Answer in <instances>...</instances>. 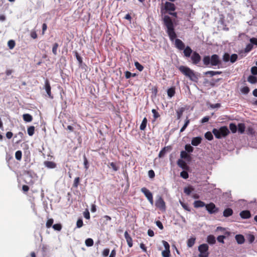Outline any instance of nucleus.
<instances>
[{
    "instance_id": "1",
    "label": "nucleus",
    "mask_w": 257,
    "mask_h": 257,
    "mask_svg": "<svg viewBox=\"0 0 257 257\" xmlns=\"http://www.w3.org/2000/svg\"><path fill=\"white\" fill-rule=\"evenodd\" d=\"M164 25L167 28V33L168 34L170 40L171 42L175 41V46L178 50H184V56L189 57L193 53V51L189 46L185 47V44L182 40L177 39V34L175 31L174 26L171 18L167 16H164L163 19Z\"/></svg>"
},
{
    "instance_id": "2",
    "label": "nucleus",
    "mask_w": 257,
    "mask_h": 257,
    "mask_svg": "<svg viewBox=\"0 0 257 257\" xmlns=\"http://www.w3.org/2000/svg\"><path fill=\"white\" fill-rule=\"evenodd\" d=\"M178 69L183 75L192 81H196L198 79L194 71L188 67L181 65L178 67Z\"/></svg>"
},
{
    "instance_id": "3",
    "label": "nucleus",
    "mask_w": 257,
    "mask_h": 257,
    "mask_svg": "<svg viewBox=\"0 0 257 257\" xmlns=\"http://www.w3.org/2000/svg\"><path fill=\"white\" fill-rule=\"evenodd\" d=\"M212 133L217 139H221L226 137L229 133L228 128L226 126H221L219 130L217 128H213L212 130Z\"/></svg>"
},
{
    "instance_id": "4",
    "label": "nucleus",
    "mask_w": 257,
    "mask_h": 257,
    "mask_svg": "<svg viewBox=\"0 0 257 257\" xmlns=\"http://www.w3.org/2000/svg\"><path fill=\"white\" fill-rule=\"evenodd\" d=\"M209 246L207 244L204 243L200 245L198 247V250L200 252L199 257H208Z\"/></svg>"
},
{
    "instance_id": "5",
    "label": "nucleus",
    "mask_w": 257,
    "mask_h": 257,
    "mask_svg": "<svg viewBox=\"0 0 257 257\" xmlns=\"http://www.w3.org/2000/svg\"><path fill=\"white\" fill-rule=\"evenodd\" d=\"M155 206L161 211L165 212L166 210V203L161 196H159L155 203Z\"/></svg>"
},
{
    "instance_id": "6",
    "label": "nucleus",
    "mask_w": 257,
    "mask_h": 257,
    "mask_svg": "<svg viewBox=\"0 0 257 257\" xmlns=\"http://www.w3.org/2000/svg\"><path fill=\"white\" fill-rule=\"evenodd\" d=\"M205 207L209 213L211 214L216 213L219 211V208L212 202L206 204Z\"/></svg>"
},
{
    "instance_id": "7",
    "label": "nucleus",
    "mask_w": 257,
    "mask_h": 257,
    "mask_svg": "<svg viewBox=\"0 0 257 257\" xmlns=\"http://www.w3.org/2000/svg\"><path fill=\"white\" fill-rule=\"evenodd\" d=\"M141 191L144 194L149 202L153 205L154 203L153 196L152 193L146 187L141 189Z\"/></svg>"
},
{
    "instance_id": "8",
    "label": "nucleus",
    "mask_w": 257,
    "mask_h": 257,
    "mask_svg": "<svg viewBox=\"0 0 257 257\" xmlns=\"http://www.w3.org/2000/svg\"><path fill=\"white\" fill-rule=\"evenodd\" d=\"M221 64V61L219 59L218 55L216 54L212 55L210 57V65L211 66H219Z\"/></svg>"
},
{
    "instance_id": "9",
    "label": "nucleus",
    "mask_w": 257,
    "mask_h": 257,
    "mask_svg": "<svg viewBox=\"0 0 257 257\" xmlns=\"http://www.w3.org/2000/svg\"><path fill=\"white\" fill-rule=\"evenodd\" d=\"M190 57L192 64L194 65H197L201 61V56L197 52L195 51L193 52Z\"/></svg>"
},
{
    "instance_id": "10",
    "label": "nucleus",
    "mask_w": 257,
    "mask_h": 257,
    "mask_svg": "<svg viewBox=\"0 0 257 257\" xmlns=\"http://www.w3.org/2000/svg\"><path fill=\"white\" fill-rule=\"evenodd\" d=\"M45 89L47 92V94L49 98L53 99L54 98L53 95L51 93V87L49 81L47 79L45 81L44 85Z\"/></svg>"
},
{
    "instance_id": "11",
    "label": "nucleus",
    "mask_w": 257,
    "mask_h": 257,
    "mask_svg": "<svg viewBox=\"0 0 257 257\" xmlns=\"http://www.w3.org/2000/svg\"><path fill=\"white\" fill-rule=\"evenodd\" d=\"M164 9L167 11H174L176 9V7L173 3L166 2L165 4Z\"/></svg>"
},
{
    "instance_id": "12",
    "label": "nucleus",
    "mask_w": 257,
    "mask_h": 257,
    "mask_svg": "<svg viewBox=\"0 0 257 257\" xmlns=\"http://www.w3.org/2000/svg\"><path fill=\"white\" fill-rule=\"evenodd\" d=\"M124 235L128 246L130 247H132L133 245V239L132 237L130 236V235L128 234L127 231H125Z\"/></svg>"
},
{
    "instance_id": "13",
    "label": "nucleus",
    "mask_w": 257,
    "mask_h": 257,
    "mask_svg": "<svg viewBox=\"0 0 257 257\" xmlns=\"http://www.w3.org/2000/svg\"><path fill=\"white\" fill-rule=\"evenodd\" d=\"M171 150V146L165 147L163 148L159 152V157L162 158L163 157L167 152L170 151Z\"/></svg>"
},
{
    "instance_id": "14",
    "label": "nucleus",
    "mask_w": 257,
    "mask_h": 257,
    "mask_svg": "<svg viewBox=\"0 0 257 257\" xmlns=\"http://www.w3.org/2000/svg\"><path fill=\"white\" fill-rule=\"evenodd\" d=\"M177 164L180 167H181L184 170L189 169V166L187 165V164L184 161L181 159H179L178 160Z\"/></svg>"
},
{
    "instance_id": "15",
    "label": "nucleus",
    "mask_w": 257,
    "mask_h": 257,
    "mask_svg": "<svg viewBox=\"0 0 257 257\" xmlns=\"http://www.w3.org/2000/svg\"><path fill=\"white\" fill-rule=\"evenodd\" d=\"M240 216L242 218L248 219L250 217V212L248 210H243L240 212Z\"/></svg>"
},
{
    "instance_id": "16",
    "label": "nucleus",
    "mask_w": 257,
    "mask_h": 257,
    "mask_svg": "<svg viewBox=\"0 0 257 257\" xmlns=\"http://www.w3.org/2000/svg\"><path fill=\"white\" fill-rule=\"evenodd\" d=\"M202 139L200 137L193 138L191 141V144L194 146H197L201 143Z\"/></svg>"
},
{
    "instance_id": "17",
    "label": "nucleus",
    "mask_w": 257,
    "mask_h": 257,
    "mask_svg": "<svg viewBox=\"0 0 257 257\" xmlns=\"http://www.w3.org/2000/svg\"><path fill=\"white\" fill-rule=\"evenodd\" d=\"M206 204L205 203L201 201V200H196L193 203L194 207L196 208H200V207H203L204 206H205Z\"/></svg>"
},
{
    "instance_id": "18",
    "label": "nucleus",
    "mask_w": 257,
    "mask_h": 257,
    "mask_svg": "<svg viewBox=\"0 0 257 257\" xmlns=\"http://www.w3.org/2000/svg\"><path fill=\"white\" fill-rule=\"evenodd\" d=\"M233 214V210L231 208H227L225 209L223 212V216L228 217L231 216Z\"/></svg>"
},
{
    "instance_id": "19",
    "label": "nucleus",
    "mask_w": 257,
    "mask_h": 257,
    "mask_svg": "<svg viewBox=\"0 0 257 257\" xmlns=\"http://www.w3.org/2000/svg\"><path fill=\"white\" fill-rule=\"evenodd\" d=\"M235 240L238 244H242L244 242L245 239L243 235L237 234L235 236Z\"/></svg>"
},
{
    "instance_id": "20",
    "label": "nucleus",
    "mask_w": 257,
    "mask_h": 257,
    "mask_svg": "<svg viewBox=\"0 0 257 257\" xmlns=\"http://www.w3.org/2000/svg\"><path fill=\"white\" fill-rule=\"evenodd\" d=\"M44 164L46 167L49 169H53L56 167V164L54 162L51 161H45Z\"/></svg>"
},
{
    "instance_id": "21",
    "label": "nucleus",
    "mask_w": 257,
    "mask_h": 257,
    "mask_svg": "<svg viewBox=\"0 0 257 257\" xmlns=\"http://www.w3.org/2000/svg\"><path fill=\"white\" fill-rule=\"evenodd\" d=\"M175 87H172L167 90V94L169 97H172L175 94Z\"/></svg>"
},
{
    "instance_id": "22",
    "label": "nucleus",
    "mask_w": 257,
    "mask_h": 257,
    "mask_svg": "<svg viewBox=\"0 0 257 257\" xmlns=\"http://www.w3.org/2000/svg\"><path fill=\"white\" fill-rule=\"evenodd\" d=\"M207 241L209 244H213L216 242L215 238L213 235H209L207 238Z\"/></svg>"
},
{
    "instance_id": "23",
    "label": "nucleus",
    "mask_w": 257,
    "mask_h": 257,
    "mask_svg": "<svg viewBox=\"0 0 257 257\" xmlns=\"http://www.w3.org/2000/svg\"><path fill=\"white\" fill-rule=\"evenodd\" d=\"M23 117L26 122H31L33 120L32 116L28 113L24 114Z\"/></svg>"
},
{
    "instance_id": "24",
    "label": "nucleus",
    "mask_w": 257,
    "mask_h": 257,
    "mask_svg": "<svg viewBox=\"0 0 257 257\" xmlns=\"http://www.w3.org/2000/svg\"><path fill=\"white\" fill-rule=\"evenodd\" d=\"M247 81L251 84H255L257 83V77L253 75H249L247 78Z\"/></svg>"
},
{
    "instance_id": "25",
    "label": "nucleus",
    "mask_w": 257,
    "mask_h": 257,
    "mask_svg": "<svg viewBox=\"0 0 257 257\" xmlns=\"http://www.w3.org/2000/svg\"><path fill=\"white\" fill-rule=\"evenodd\" d=\"M147 119L146 117H144L140 126V129L142 131H144L147 126Z\"/></svg>"
},
{
    "instance_id": "26",
    "label": "nucleus",
    "mask_w": 257,
    "mask_h": 257,
    "mask_svg": "<svg viewBox=\"0 0 257 257\" xmlns=\"http://www.w3.org/2000/svg\"><path fill=\"white\" fill-rule=\"evenodd\" d=\"M184 110H185V108L184 107H181L176 111L177 119H180Z\"/></svg>"
},
{
    "instance_id": "27",
    "label": "nucleus",
    "mask_w": 257,
    "mask_h": 257,
    "mask_svg": "<svg viewBox=\"0 0 257 257\" xmlns=\"http://www.w3.org/2000/svg\"><path fill=\"white\" fill-rule=\"evenodd\" d=\"M189 123H190V119H189L188 117L187 116L186 118L185 119V123L180 130V133H182L185 131L186 128L187 127V126L189 124Z\"/></svg>"
},
{
    "instance_id": "28",
    "label": "nucleus",
    "mask_w": 257,
    "mask_h": 257,
    "mask_svg": "<svg viewBox=\"0 0 257 257\" xmlns=\"http://www.w3.org/2000/svg\"><path fill=\"white\" fill-rule=\"evenodd\" d=\"M193 190L194 188L192 186H188L184 188V192L187 195H189Z\"/></svg>"
},
{
    "instance_id": "29",
    "label": "nucleus",
    "mask_w": 257,
    "mask_h": 257,
    "mask_svg": "<svg viewBox=\"0 0 257 257\" xmlns=\"http://www.w3.org/2000/svg\"><path fill=\"white\" fill-rule=\"evenodd\" d=\"M203 64L205 66H208L210 64V57L209 56H205L203 59Z\"/></svg>"
},
{
    "instance_id": "30",
    "label": "nucleus",
    "mask_w": 257,
    "mask_h": 257,
    "mask_svg": "<svg viewBox=\"0 0 257 257\" xmlns=\"http://www.w3.org/2000/svg\"><path fill=\"white\" fill-rule=\"evenodd\" d=\"M195 238L191 237L187 241V246L189 247H192L195 242Z\"/></svg>"
},
{
    "instance_id": "31",
    "label": "nucleus",
    "mask_w": 257,
    "mask_h": 257,
    "mask_svg": "<svg viewBox=\"0 0 257 257\" xmlns=\"http://www.w3.org/2000/svg\"><path fill=\"white\" fill-rule=\"evenodd\" d=\"M85 244L87 246H92L93 245V240L91 238H88L85 240Z\"/></svg>"
},
{
    "instance_id": "32",
    "label": "nucleus",
    "mask_w": 257,
    "mask_h": 257,
    "mask_svg": "<svg viewBox=\"0 0 257 257\" xmlns=\"http://www.w3.org/2000/svg\"><path fill=\"white\" fill-rule=\"evenodd\" d=\"M245 125L244 123H240L238 125V132L241 134L243 133L245 131Z\"/></svg>"
},
{
    "instance_id": "33",
    "label": "nucleus",
    "mask_w": 257,
    "mask_h": 257,
    "mask_svg": "<svg viewBox=\"0 0 257 257\" xmlns=\"http://www.w3.org/2000/svg\"><path fill=\"white\" fill-rule=\"evenodd\" d=\"M28 134L30 136H32L35 133V127L34 126H31L28 128L27 130Z\"/></svg>"
},
{
    "instance_id": "34",
    "label": "nucleus",
    "mask_w": 257,
    "mask_h": 257,
    "mask_svg": "<svg viewBox=\"0 0 257 257\" xmlns=\"http://www.w3.org/2000/svg\"><path fill=\"white\" fill-rule=\"evenodd\" d=\"M205 138L209 140V141H211L213 140V135L212 134V133H211L210 132H206L205 134Z\"/></svg>"
},
{
    "instance_id": "35",
    "label": "nucleus",
    "mask_w": 257,
    "mask_h": 257,
    "mask_svg": "<svg viewBox=\"0 0 257 257\" xmlns=\"http://www.w3.org/2000/svg\"><path fill=\"white\" fill-rule=\"evenodd\" d=\"M179 202H180V203L182 207L185 210L189 211V212L191 211V209H190V207L188 206L187 204L184 203L183 202L181 201V200H180Z\"/></svg>"
},
{
    "instance_id": "36",
    "label": "nucleus",
    "mask_w": 257,
    "mask_h": 257,
    "mask_svg": "<svg viewBox=\"0 0 257 257\" xmlns=\"http://www.w3.org/2000/svg\"><path fill=\"white\" fill-rule=\"evenodd\" d=\"M135 66L140 71H142L144 69V66L138 61L135 62Z\"/></svg>"
},
{
    "instance_id": "37",
    "label": "nucleus",
    "mask_w": 257,
    "mask_h": 257,
    "mask_svg": "<svg viewBox=\"0 0 257 257\" xmlns=\"http://www.w3.org/2000/svg\"><path fill=\"white\" fill-rule=\"evenodd\" d=\"M16 43L14 40H11L8 42V45L10 49H13L15 46Z\"/></svg>"
},
{
    "instance_id": "38",
    "label": "nucleus",
    "mask_w": 257,
    "mask_h": 257,
    "mask_svg": "<svg viewBox=\"0 0 257 257\" xmlns=\"http://www.w3.org/2000/svg\"><path fill=\"white\" fill-rule=\"evenodd\" d=\"M229 128L232 133H235L236 132L237 127H236V125L234 123H230L229 124Z\"/></svg>"
},
{
    "instance_id": "39",
    "label": "nucleus",
    "mask_w": 257,
    "mask_h": 257,
    "mask_svg": "<svg viewBox=\"0 0 257 257\" xmlns=\"http://www.w3.org/2000/svg\"><path fill=\"white\" fill-rule=\"evenodd\" d=\"M22 153L21 151H17L15 153V157L17 160L20 161L22 159Z\"/></svg>"
},
{
    "instance_id": "40",
    "label": "nucleus",
    "mask_w": 257,
    "mask_h": 257,
    "mask_svg": "<svg viewBox=\"0 0 257 257\" xmlns=\"http://www.w3.org/2000/svg\"><path fill=\"white\" fill-rule=\"evenodd\" d=\"M185 149L186 152L188 153H191L193 151V148L189 144L186 145Z\"/></svg>"
},
{
    "instance_id": "41",
    "label": "nucleus",
    "mask_w": 257,
    "mask_h": 257,
    "mask_svg": "<svg viewBox=\"0 0 257 257\" xmlns=\"http://www.w3.org/2000/svg\"><path fill=\"white\" fill-rule=\"evenodd\" d=\"M52 227L54 230L57 231H60L62 229V225L60 223L55 224Z\"/></svg>"
},
{
    "instance_id": "42",
    "label": "nucleus",
    "mask_w": 257,
    "mask_h": 257,
    "mask_svg": "<svg viewBox=\"0 0 257 257\" xmlns=\"http://www.w3.org/2000/svg\"><path fill=\"white\" fill-rule=\"evenodd\" d=\"M59 45L57 43H55L54 44L52 48V52L54 54V55H56L57 54V50L58 47Z\"/></svg>"
},
{
    "instance_id": "43",
    "label": "nucleus",
    "mask_w": 257,
    "mask_h": 257,
    "mask_svg": "<svg viewBox=\"0 0 257 257\" xmlns=\"http://www.w3.org/2000/svg\"><path fill=\"white\" fill-rule=\"evenodd\" d=\"M162 255L163 257H170V250H164L162 252Z\"/></svg>"
},
{
    "instance_id": "44",
    "label": "nucleus",
    "mask_w": 257,
    "mask_h": 257,
    "mask_svg": "<svg viewBox=\"0 0 257 257\" xmlns=\"http://www.w3.org/2000/svg\"><path fill=\"white\" fill-rule=\"evenodd\" d=\"M180 176L184 179H187L189 177L188 173L186 171H183L180 173Z\"/></svg>"
},
{
    "instance_id": "45",
    "label": "nucleus",
    "mask_w": 257,
    "mask_h": 257,
    "mask_svg": "<svg viewBox=\"0 0 257 257\" xmlns=\"http://www.w3.org/2000/svg\"><path fill=\"white\" fill-rule=\"evenodd\" d=\"M237 55L235 54H233L231 55L230 58V61L232 63H234L237 59Z\"/></svg>"
},
{
    "instance_id": "46",
    "label": "nucleus",
    "mask_w": 257,
    "mask_h": 257,
    "mask_svg": "<svg viewBox=\"0 0 257 257\" xmlns=\"http://www.w3.org/2000/svg\"><path fill=\"white\" fill-rule=\"evenodd\" d=\"M53 222H54V220L53 218L49 219L46 223V227L47 228L51 227L52 226Z\"/></svg>"
},
{
    "instance_id": "47",
    "label": "nucleus",
    "mask_w": 257,
    "mask_h": 257,
    "mask_svg": "<svg viewBox=\"0 0 257 257\" xmlns=\"http://www.w3.org/2000/svg\"><path fill=\"white\" fill-rule=\"evenodd\" d=\"M79 182H80L79 177L75 178L74 179V182H73V187L74 188H77L78 186Z\"/></svg>"
},
{
    "instance_id": "48",
    "label": "nucleus",
    "mask_w": 257,
    "mask_h": 257,
    "mask_svg": "<svg viewBox=\"0 0 257 257\" xmlns=\"http://www.w3.org/2000/svg\"><path fill=\"white\" fill-rule=\"evenodd\" d=\"M152 112L153 114V116H154L155 120H156L157 118H158V117H160V115L159 113L155 109H153L152 110Z\"/></svg>"
},
{
    "instance_id": "49",
    "label": "nucleus",
    "mask_w": 257,
    "mask_h": 257,
    "mask_svg": "<svg viewBox=\"0 0 257 257\" xmlns=\"http://www.w3.org/2000/svg\"><path fill=\"white\" fill-rule=\"evenodd\" d=\"M230 56L229 54L227 53H224V54L223 56V60L227 62L230 60Z\"/></svg>"
},
{
    "instance_id": "50",
    "label": "nucleus",
    "mask_w": 257,
    "mask_h": 257,
    "mask_svg": "<svg viewBox=\"0 0 257 257\" xmlns=\"http://www.w3.org/2000/svg\"><path fill=\"white\" fill-rule=\"evenodd\" d=\"M75 56L77 61L79 62V64H81L82 63V59L81 57L79 55L77 51L75 52Z\"/></svg>"
},
{
    "instance_id": "51",
    "label": "nucleus",
    "mask_w": 257,
    "mask_h": 257,
    "mask_svg": "<svg viewBox=\"0 0 257 257\" xmlns=\"http://www.w3.org/2000/svg\"><path fill=\"white\" fill-rule=\"evenodd\" d=\"M180 156L181 158L183 159H187L189 157L187 153L184 151H182L181 152Z\"/></svg>"
},
{
    "instance_id": "52",
    "label": "nucleus",
    "mask_w": 257,
    "mask_h": 257,
    "mask_svg": "<svg viewBox=\"0 0 257 257\" xmlns=\"http://www.w3.org/2000/svg\"><path fill=\"white\" fill-rule=\"evenodd\" d=\"M84 159V166L85 169H88L89 168L88 162L85 155L83 156Z\"/></svg>"
},
{
    "instance_id": "53",
    "label": "nucleus",
    "mask_w": 257,
    "mask_h": 257,
    "mask_svg": "<svg viewBox=\"0 0 257 257\" xmlns=\"http://www.w3.org/2000/svg\"><path fill=\"white\" fill-rule=\"evenodd\" d=\"M241 92L243 94H247L249 92V88L247 86H244L241 89Z\"/></svg>"
},
{
    "instance_id": "54",
    "label": "nucleus",
    "mask_w": 257,
    "mask_h": 257,
    "mask_svg": "<svg viewBox=\"0 0 257 257\" xmlns=\"http://www.w3.org/2000/svg\"><path fill=\"white\" fill-rule=\"evenodd\" d=\"M83 225V220L81 218H79L77 220L76 223V226L78 228L81 227Z\"/></svg>"
},
{
    "instance_id": "55",
    "label": "nucleus",
    "mask_w": 257,
    "mask_h": 257,
    "mask_svg": "<svg viewBox=\"0 0 257 257\" xmlns=\"http://www.w3.org/2000/svg\"><path fill=\"white\" fill-rule=\"evenodd\" d=\"M252 45L251 44H248L246 45V48H245V51L246 52H248L252 50Z\"/></svg>"
},
{
    "instance_id": "56",
    "label": "nucleus",
    "mask_w": 257,
    "mask_h": 257,
    "mask_svg": "<svg viewBox=\"0 0 257 257\" xmlns=\"http://www.w3.org/2000/svg\"><path fill=\"white\" fill-rule=\"evenodd\" d=\"M246 133L248 135H253L254 133V131L252 127H248L247 128Z\"/></svg>"
},
{
    "instance_id": "57",
    "label": "nucleus",
    "mask_w": 257,
    "mask_h": 257,
    "mask_svg": "<svg viewBox=\"0 0 257 257\" xmlns=\"http://www.w3.org/2000/svg\"><path fill=\"white\" fill-rule=\"evenodd\" d=\"M251 73L253 75H257V67L253 66L251 68Z\"/></svg>"
},
{
    "instance_id": "58",
    "label": "nucleus",
    "mask_w": 257,
    "mask_h": 257,
    "mask_svg": "<svg viewBox=\"0 0 257 257\" xmlns=\"http://www.w3.org/2000/svg\"><path fill=\"white\" fill-rule=\"evenodd\" d=\"M225 238L224 235H219L217 237V239L218 242L224 243V239Z\"/></svg>"
},
{
    "instance_id": "59",
    "label": "nucleus",
    "mask_w": 257,
    "mask_h": 257,
    "mask_svg": "<svg viewBox=\"0 0 257 257\" xmlns=\"http://www.w3.org/2000/svg\"><path fill=\"white\" fill-rule=\"evenodd\" d=\"M148 175L150 178H154L155 176L154 171L153 170H150L148 172Z\"/></svg>"
},
{
    "instance_id": "60",
    "label": "nucleus",
    "mask_w": 257,
    "mask_h": 257,
    "mask_svg": "<svg viewBox=\"0 0 257 257\" xmlns=\"http://www.w3.org/2000/svg\"><path fill=\"white\" fill-rule=\"evenodd\" d=\"M110 166H111V167L113 169V170L114 171H116L118 169V167H117L116 164L114 163H113V162L110 163Z\"/></svg>"
},
{
    "instance_id": "61",
    "label": "nucleus",
    "mask_w": 257,
    "mask_h": 257,
    "mask_svg": "<svg viewBox=\"0 0 257 257\" xmlns=\"http://www.w3.org/2000/svg\"><path fill=\"white\" fill-rule=\"evenodd\" d=\"M163 244L164 246L165 249L170 250V245L166 241L163 240Z\"/></svg>"
},
{
    "instance_id": "62",
    "label": "nucleus",
    "mask_w": 257,
    "mask_h": 257,
    "mask_svg": "<svg viewBox=\"0 0 257 257\" xmlns=\"http://www.w3.org/2000/svg\"><path fill=\"white\" fill-rule=\"evenodd\" d=\"M109 253V249L108 248H105L103 250L102 254L104 256H107Z\"/></svg>"
},
{
    "instance_id": "63",
    "label": "nucleus",
    "mask_w": 257,
    "mask_h": 257,
    "mask_svg": "<svg viewBox=\"0 0 257 257\" xmlns=\"http://www.w3.org/2000/svg\"><path fill=\"white\" fill-rule=\"evenodd\" d=\"M30 36L34 39H35L37 38V34L36 31H31V33H30Z\"/></svg>"
},
{
    "instance_id": "64",
    "label": "nucleus",
    "mask_w": 257,
    "mask_h": 257,
    "mask_svg": "<svg viewBox=\"0 0 257 257\" xmlns=\"http://www.w3.org/2000/svg\"><path fill=\"white\" fill-rule=\"evenodd\" d=\"M250 42L251 44H254L255 45H257V39L255 38H252L250 39Z\"/></svg>"
}]
</instances>
